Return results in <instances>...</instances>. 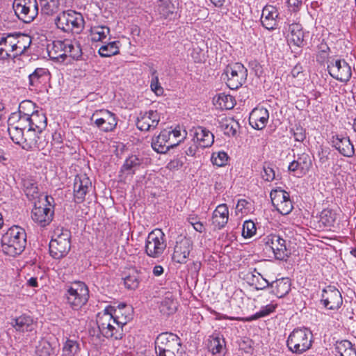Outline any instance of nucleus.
I'll return each mask as SVG.
<instances>
[{
    "mask_svg": "<svg viewBox=\"0 0 356 356\" xmlns=\"http://www.w3.org/2000/svg\"><path fill=\"white\" fill-rule=\"evenodd\" d=\"M67 56L72 57L73 59L79 60L82 56V49L80 44L78 42H72L70 40H67Z\"/></svg>",
    "mask_w": 356,
    "mask_h": 356,
    "instance_id": "49530a36",
    "label": "nucleus"
},
{
    "mask_svg": "<svg viewBox=\"0 0 356 356\" xmlns=\"http://www.w3.org/2000/svg\"><path fill=\"white\" fill-rule=\"evenodd\" d=\"M10 324L17 332H31L33 330V319L29 315L22 314L12 318Z\"/></svg>",
    "mask_w": 356,
    "mask_h": 356,
    "instance_id": "c756f323",
    "label": "nucleus"
},
{
    "mask_svg": "<svg viewBox=\"0 0 356 356\" xmlns=\"http://www.w3.org/2000/svg\"><path fill=\"white\" fill-rule=\"evenodd\" d=\"M159 122L160 113L157 111L149 110L139 113L136 126L140 130L147 131L155 129Z\"/></svg>",
    "mask_w": 356,
    "mask_h": 356,
    "instance_id": "dca6fc26",
    "label": "nucleus"
},
{
    "mask_svg": "<svg viewBox=\"0 0 356 356\" xmlns=\"http://www.w3.org/2000/svg\"><path fill=\"white\" fill-rule=\"evenodd\" d=\"M337 218L336 211L332 209H323L320 215V221L325 227H333Z\"/></svg>",
    "mask_w": 356,
    "mask_h": 356,
    "instance_id": "58836bf2",
    "label": "nucleus"
},
{
    "mask_svg": "<svg viewBox=\"0 0 356 356\" xmlns=\"http://www.w3.org/2000/svg\"><path fill=\"white\" fill-rule=\"evenodd\" d=\"M207 346L213 355L222 356L225 353V341L220 333H213L209 336Z\"/></svg>",
    "mask_w": 356,
    "mask_h": 356,
    "instance_id": "bb28decb",
    "label": "nucleus"
},
{
    "mask_svg": "<svg viewBox=\"0 0 356 356\" xmlns=\"http://www.w3.org/2000/svg\"><path fill=\"white\" fill-rule=\"evenodd\" d=\"M35 104L30 100L22 102L18 108V111L14 113H19L21 116L29 117L32 113L35 112Z\"/></svg>",
    "mask_w": 356,
    "mask_h": 356,
    "instance_id": "864d4df0",
    "label": "nucleus"
},
{
    "mask_svg": "<svg viewBox=\"0 0 356 356\" xmlns=\"http://www.w3.org/2000/svg\"><path fill=\"white\" fill-rule=\"evenodd\" d=\"M71 232L64 227H57L49 243V252L55 259L65 257L71 248Z\"/></svg>",
    "mask_w": 356,
    "mask_h": 356,
    "instance_id": "39448f33",
    "label": "nucleus"
},
{
    "mask_svg": "<svg viewBox=\"0 0 356 356\" xmlns=\"http://www.w3.org/2000/svg\"><path fill=\"white\" fill-rule=\"evenodd\" d=\"M79 350V344L77 341L67 339L63 348V352L65 356H74Z\"/></svg>",
    "mask_w": 356,
    "mask_h": 356,
    "instance_id": "6e6d98bb",
    "label": "nucleus"
},
{
    "mask_svg": "<svg viewBox=\"0 0 356 356\" xmlns=\"http://www.w3.org/2000/svg\"><path fill=\"white\" fill-rule=\"evenodd\" d=\"M202 264L200 261H193L188 266L189 270H191L193 273L197 274L201 268Z\"/></svg>",
    "mask_w": 356,
    "mask_h": 356,
    "instance_id": "774afa93",
    "label": "nucleus"
},
{
    "mask_svg": "<svg viewBox=\"0 0 356 356\" xmlns=\"http://www.w3.org/2000/svg\"><path fill=\"white\" fill-rule=\"evenodd\" d=\"M289 31L290 32V42L298 47H302L304 45V32L302 26L297 23L289 24Z\"/></svg>",
    "mask_w": 356,
    "mask_h": 356,
    "instance_id": "2f4dec72",
    "label": "nucleus"
},
{
    "mask_svg": "<svg viewBox=\"0 0 356 356\" xmlns=\"http://www.w3.org/2000/svg\"><path fill=\"white\" fill-rule=\"evenodd\" d=\"M41 134L42 132H38L35 129L29 127V129L24 131L22 148L27 151L33 149H44L45 143L44 141L40 140V135Z\"/></svg>",
    "mask_w": 356,
    "mask_h": 356,
    "instance_id": "412c9836",
    "label": "nucleus"
},
{
    "mask_svg": "<svg viewBox=\"0 0 356 356\" xmlns=\"http://www.w3.org/2000/svg\"><path fill=\"white\" fill-rule=\"evenodd\" d=\"M313 334L307 328L294 329L286 340V347L292 353L302 354L311 348Z\"/></svg>",
    "mask_w": 356,
    "mask_h": 356,
    "instance_id": "423d86ee",
    "label": "nucleus"
},
{
    "mask_svg": "<svg viewBox=\"0 0 356 356\" xmlns=\"http://www.w3.org/2000/svg\"><path fill=\"white\" fill-rule=\"evenodd\" d=\"M110 33V29L106 26H95L91 29L92 40L102 41Z\"/></svg>",
    "mask_w": 356,
    "mask_h": 356,
    "instance_id": "de8ad7c7",
    "label": "nucleus"
},
{
    "mask_svg": "<svg viewBox=\"0 0 356 356\" xmlns=\"http://www.w3.org/2000/svg\"><path fill=\"white\" fill-rule=\"evenodd\" d=\"M321 302L327 309L335 310L341 306L343 299L340 291L335 286L330 285L323 290Z\"/></svg>",
    "mask_w": 356,
    "mask_h": 356,
    "instance_id": "2eb2a0df",
    "label": "nucleus"
},
{
    "mask_svg": "<svg viewBox=\"0 0 356 356\" xmlns=\"http://www.w3.org/2000/svg\"><path fill=\"white\" fill-rule=\"evenodd\" d=\"M226 80L227 86L231 90H236L245 83L248 76V70L241 63L228 65L224 70L222 76Z\"/></svg>",
    "mask_w": 356,
    "mask_h": 356,
    "instance_id": "0eeeda50",
    "label": "nucleus"
},
{
    "mask_svg": "<svg viewBox=\"0 0 356 356\" xmlns=\"http://www.w3.org/2000/svg\"><path fill=\"white\" fill-rule=\"evenodd\" d=\"M142 163V159L136 155H131L125 161L122 165L120 171L127 172L129 175L135 174V171L140 167Z\"/></svg>",
    "mask_w": 356,
    "mask_h": 356,
    "instance_id": "e433bc0d",
    "label": "nucleus"
},
{
    "mask_svg": "<svg viewBox=\"0 0 356 356\" xmlns=\"http://www.w3.org/2000/svg\"><path fill=\"white\" fill-rule=\"evenodd\" d=\"M119 41H113L102 45L99 49L102 57H110L119 54Z\"/></svg>",
    "mask_w": 356,
    "mask_h": 356,
    "instance_id": "ea45409f",
    "label": "nucleus"
},
{
    "mask_svg": "<svg viewBox=\"0 0 356 356\" xmlns=\"http://www.w3.org/2000/svg\"><path fill=\"white\" fill-rule=\"evenodd\" d=\"M193 139H196L200 147L206 148L213 145L214 136L207 128L198 127L195 131Z\"/></svg>",
    "mask_w": 356,
    "mask_h": 356,
    "instance_id": "cd10ccee",
    "label": "nucleus"
},
{
    "mask_svg": "<svg viewBox=\"0 0 356 356\" xmlns=\"http://www.w3.org/2000/svg\"><path fill=\"white\" fill-rule=\"evenodd\" d=\"M296 161L299 166H300V174L305 175L309 172L312 163L308 154L302 153L298 154Z\"/></svg>",
    "mask_w": 356,
    "mask_h": 356,
    "instance_id": "09e8293b",
    "label": "nucleus"
},
{
    "mask_svg": "<svg viewBox=\"0 0 356 356\" xmlns=\"http://www.w3.org/2000/svg\"><path fill=\"white\" fill-rule=\"evenodd\" d=\"M229 218V210L227 204L218 205L213 211L211 218L212 225L217 229H221L227 225Z\"/></svg>",
    "mask_w": 356,
    "mask_h": 356,
    "instance_id": "393cba45",
    "label": "nucleus"
},
{
    "mask_svg": "<svg viewBox=\"0 0 356 356\" xmlns=\"http://www.w3.org/2000/svg\"><path fill=\"white\" fill-rule=\"evenodd\" d=\"M23 189L29 200L35 199L38 196V187L37 183L31 178H26L22 180Z\"/></svg>",
    "mask_w": 356,
    "mask_h": 356,
    "instance_id": "4c0bfd02",
    "label": "nucleus"
},
{
    "mask_svg": "<svg viewBox=\"0 0 356 356\" xmlns=\"http://www.w3.org/2000/svg\"><path fill=\"white\" fill-rule=\"evenodd\" d=\"M93 119H95V126L104 132L113 131L118 124L116 115L105 109L97 110L91 118L92 120Z\"/></svg>",
    "mask_w": 356,
    "mask_h": 356,
    "instance_id": "ddd939ff",
    "label": "nucleus"
},
{
    "mask_svg": "<svg viewBox=\"0 0 356 356\" xmlns=\"http://www.w3.org/2000/svg\"><path fill=\"white\" fill-rule=\"evenodd\" d=\"M53 200L52 197H45V204L37 205L31 211L32 220L41 227H45L49 225L53 219L54 207L51 205L50 200Z\"/></svg>",
    "mask_w": 356,
    "mask_h": 356,
    "instance_id": "9d476101",
    "label": "nucleus"
},
{
    "mask_svg": "<svg viewBox=\"0 0 356 356\" xmlns=\"http://www.w3.org/2000/svg\"><path fill=\"white\" fill-rule=\"evenodd\" d=\"M178 302L177 300L173 298L171 293H167L164 299L162 300L159 307L160 312L166 316L174 314L177 309Z\"/></svg>",
    "mask_w": 356,
    "mask_h": 356,
    "instance_id": "473e14b6",
    "label": "nucleus"
},
{
    "mask_svg": "<svg viewBox=\"0 0 356 356\" xmlns=\"http://www.w3.org/2000/svg\"><path fill=\"white\" fill-rule=\"evenodd\" d=\"M166 248L165 236L160 229H155L147 236L145 252L149 257H159Z\"/></svg>",
    "mask_w": 356,
    "mask_h": 356,
    "instance_id": "1a4fd4ad",
    "label": "nucleus"
},
{
    "mask_svg": "<svg viewBox=\"0 0 356 356\" xmlns=\"http://www.w3.org/2000/svg\"><path fill=\"white\" fill-rule=\"evenodd\" d=\"M215 100L216 104H218L222 109L229 110L234 106V99L233 97L229 95L220 93Z\"/></svg>",
    "mask_w": 356,
    "mask_h": 356,
    "instance_id": "a18cd8bd",
    "label": "nucleus"
},
{
    "mask_svg": "<svg viewBox=\"0 0 356 356\" xmlns=\"http://www.w3.org/2000/svg\"><path fill=\"white\" fill-rule=\"evenodd\" d=\"M67 40H56L54 41L52 47L49 49L48 47V54L49 57L52 60H59V58H64L67 56V52L65 50H67Z\"/></svg>",
    "mask_w": 356,
    "mask_h": 356,
    "instance_id": "7c9ffc66",
    "label": "nucleus"
},
{
    "mask_svg": "<svg viewBox=\"0 0 356 356\" xmlns=\"http://www.w3.org/2000/svg\"><path fill=\"white\" fill-rule=\"evenodd\" d=\"M272 203L275 207L289 197V193L281 188L273 190L270 194Z\"/></svg>",
    "mask_w": 356,
    "mask_h": 356,
    "instance_id": "8fccbe9b",
    "label": "nucleus"
},
{
    "mask_svg": "<svg viewBox=\"0 0 356 356\" xmlns=\"http://www.w3.org/2000/svg\"><path fill=\"white\" fill-rule=\"evenodd\" d=\"M352 343L348 340H342L341 341H337L336 343L335 349L338 353L340 354L341 356L343 355V353L349 349V348L352 347Z\"/></svg>",
    "mask_w": 356,
    "mask_h": 356,
    "instance_id": "680f3d73",
    "label": "nucleus"
},
{
    "mask_svg": "<svg viewBox=\"0 0 356 356\" xmlns=\"http://www.w3.org/2000/svg\"><path fill=\"white\" fill-rule=\"evenodd\" d=\"M277 17L278 13L275 7L270 5L264 6L261 17L262 26L270 31L275 29L277 25Z\"/></svg>",
    "mask_w": 356,
    "mask_h": 356,
    "instance_id": "5701e85b",
    "label": "nucleus"
},
{
    "mask_svg": "<svg viewBox=\"0 0 356 356\" xmlns=\"http://www.w3.org/2000/svg\"><path fill=\"white\" fill-rule=\"evenodd\" d=\"M92 186V182L86 174L77 175L74 180V197L78 203L83 202L89 188Z\"/></svg>",
    "mask_w": 356,
    "mask_h": 356,
    "instance_id": "a211bd4d",
    "label": "nucleus"
},
{
    "mask_svg": "<svg viewBox=\"0 0 356 356\" xmlns=\"http://www.w3.org/2000/svg\"><path fill=\"white\" fill-rule=\"evenodd\" d=\"M193 250V243L189 238H183L176 242L172 259L177 264H186Z\"/></svg>",
    "mask_w": 356,
    "mask_h": 356,
    "instance_id": "f3484780",
    "label": "nucleus"
},
{
    "mask_svg": "<svg viewBox=\"0 0 356 356\" xmlns=\"http://www.w3.org/2000/svg\"><path fill=\"white\" fill-rule=\"evenodd\" d=\"M18 127L8 125V133L11 140L15 143L22 147L24 144V131H22Z\"/></svg>",
    "mask_w": 356,
    "mask_h": 356,
    "instance_id": "3c124183",
    "label": "nucleus"
},
{
    "mask_svg": "<svg viewBox=\"0 0 356 356\" xmlns=\"http://www.w3.org/2000/svg\"><path fill=\"white\" fill-rule=\"evenodd\" d=\"M291 285V280L288 277H282L270 282L272 293L279 298L284 297L289 293Z\"/></svg>",
    "mask_w": 356,
    "mask_h": 356,
    "instance_id": "c85d7f7f",
    "label": "nucleus"
},
{
    "mask_svg": "<svg viewBox=\"0 0 356 356\" xmlns=\"http://www.w3.org/2000/svg\"><path fill=\"white\" fill-rule=\"evenodd\" d=\"M113 320L106 315H97V325L102 331V335L106 338L121 339L123 337L122 327L120 325L115 327Z\"/></svg>",
    "mask_w": 356,
    "mask_h": 356,
    "instance_id": "4468645a",
    "label": "nucleus"
},
{
    "mask_svg": "<svg viewBox=\"0 0 356 356\" xmlns=\"http://www.w3.org/2000/svg\"><path fill=\"white\" fill-rule=\"evenodd\" d=\"M275 208L282 215H287L290 213L293 209L290 196L288 197L286 200H284V201L282 202Z\"/></svg>",
    "mask_w": 356,
    "mask_h": 356,
    "instance_id": "13d9d810",
    "label": "nucleus"
},
{
    "mask_svg": "<svg viewBox=\"0 0 356 356\" xmlns=\"http://www.w3.org/2000/svg\"><path fill=\"white\" fill-rule=\"evenodd\" d=\"M58 29L65 33H79L84 27V19L80 13L67 10L60 13L54 19Z\"/></svg>",
    "mask_w": 356,
    "mask_h": 356,
    "instance_id": "20e7f679",
    "label": "nucleus"
},
{
    "mask_svg": "<svg viewBox=\"0 0 356 356\" xmlns=\"http://www.w3.org/2000/svg\"><path fill=\"white\" fill-rule=\"evenodd\" d=\"M327 68L329 74L341 82H347L352 75L351 67L344 59L328 60Z\"/></svg>",
    "mask_w": 356,
    "mask_h": 356,
    "instance_id": "9b49d317",
    "label": "nucleus"
},
{
    "mask_svg": "<svg viewBox=\"0 0 356 356\" xmlns=\"http://www.w3.org/2000/svg\"><path fill=\"white\" fill-rule=\"evenodd\" d=\"M141 270H136L133 274H130L124 278V284L127 289L130 290L136 289L141 281Z\"/></svg>",
    "mask_w": 356,
    "mask_h": 356,
    "instance_id": "a19ab883",
    "label": "nucleus"
},
{
    "mask_svg": "<svg viewBox=\"0 0 356 356\" xmlns=\"http://www.w3.org/2000/svg\"><path fill=\"white\" fill-rule=\"evenodd\" d=\"M164 4H165L166 6H159V11L164 17L166 18L170 15V14H172L173 11L170 9L171 3L169 1V0L164 1Z\"/></svg>",
    "mask_w": 356,
    "mask_h": 356,
    "instance_id": "69168bd1",
    "label": "nucleus"
},
{
    "mask_svg": "<svg viewBox=\"0 0 356 356\" xmlns=\"http://www.w3.org/2000/svg\"><path fill=\"white\" fill-rule=\"evenodd\" d=\"M170 132L168 130L164 129L161 131L158 136L152 139V147L157 153L165 154L170 148L177 146L181 142V140H179L175 143L170 142Z\"/></svg>",
    "mask_w": 356,
    "mask_h": 356,
    "instance_id": "6ab92c4d",
    "label": "nucleus"
},
{
    "mask_svg": "<svg viewBox=\"0 0 356 356\" xmlns=\"http://www.w3.org/2000/svg\"><path fill=\"white\" fill-rule=\"evenodd\" d=\"M26 245L25 230L17 225L9 228L1 237V246L3 252L15 257L20 254Z\"/></svg>",
    "mask_w": 356,
    "mask_h": 356,
    "instance_id": "f257e3e1",
    "label": "nucleus"
},
{
    "mask_svg": "<svg viewBox=\"0 0 356 356\" xmlns=\"http://www.w3.org/2000/svg\"><path fill=\"white\" fill-rule=\"evenodd\" d=\"M288 6L291 12H298L302 6V0H288Z\"/></svg>",
    "mask_w": 356,
    "mask_h": 356,
    "instance_id": "338daca9",
    "label": "nucleus"
},
{
    "mask_svg": "<svg viewBox=\"0 0 356 356\" xmlns=\"http://www.w3.org/2000/svg\"><path fill=\"white\" fill-rule=\"evenodd\" d=\"M156 356H182L181 339L172 332H162L155 339Z\"/></svg>",
    "mask_w": 356,
    "mask_h": 356,
    "instance_id": "f03ea898",
    "label": "nucleus"
},
{
    "mask_svg": "<svg viewBox=\"0 0 356 356\" xmlns=\"http://www.w3.org/2000/svg\"><path fill=\"white\" fill-rule=\"evenodd\" d=\"M133 309L125 303H120L114 310L113 322L122 327L132 319Z\"/></svg>",
    "mask_w": 356,
    "mask_h": 356,
    "instance_id": "b1692460",
    "label": "nucleus"
},
{
    "mask_svg": "<svg viewBox=\"0 0 356 356\" xmlns=\"http://www.w3.org/2000/svg\"><path fill=\"white\" fill-rule=\"evenodd\" d=\"M48 70L45 68H36L34 72L29 75V86H38L41 83L44 78L47 76Z\"/></svg>",
    "mask_w": 356,
    "mask_h": 356,
    "instance_id": "79ce46f5",
    "label": "nucleus"
},
{
    "mask_svg": "<svg viewBox=\"0 0 356 356\" xmlns=\"http://www.w3.org/2000/svg\"><path fill=\"white\" fill-rule=\"evenodd\" d=\"M269 118L268 111L264 107L254 108L249 116V123L252 128L261 130L266 127Z\"/></svg>",
    "mask_w": 356,
    "mask_h": 356,
    "instance_id": "4be33fe9",
    "label": "nucleus"
},
{
    "mask_svg": "<svg viewBox=\"0 0 356 356\" xmlns=\"http://www.w3.org/2000/svg\"><path fill=\"white\" fill-rule=\"evenodd\" d=\"M37 0H14L13 8L17 18L24 23H31L38 15Z\"/></svg>",
    "mask_w": 356,
    "mask_h": 356,
    "instance_id": "6e6552de",
    "label": "nucleus"
},
{
    "mask_svg": "<svg viewBox=\"0 0 356 356\" xmlns=\"http://www.w3.org/2000/svg\"><path fill=\"white\" fill-rule=\"evenodd\" d=\"M262 242L273 252L275 259L284 260L289 256L286 241L278 234H271L265 236Z\"/></svg>",
    "mask_w": 356,
    "mask_h": 356,
    "instance_id": "f8f14e48",
    "label": "nucleus"
},
{
    "mask_svg": "<svg viewBox=\"0 0 356 356\" xmlns=\"http://www.w3.org/2000/svg\"><path fill=\"white\" fill-rule=\"evenodd\" d=\"M291 132L292 133L296 141L303 142L306 138L305 129L300 125H295V127L291 129Z\"/></svg>",
    "mask_w": 356,
    "mask_h": 356,
    "instance_id": "052dcab7",
    "label": "nucleus"
},
{
    "mask_svg": "<svg viewBox=\"0 0 356 356\" xmlns=\"http://www.w3.org/2000/svg\"><path fill=\"white\" fill-rule=\"evenodd\" d=\"M228 159L229 156L224 151L213 152L211 158L212 163L218 167L226 165L228 162Z\"/></svg>",
    "mask_w": 356,
    "mask_h": 356,
    "instance_id": "5fc2aeb1",
    "label": "nucleus"
},
{
    "mask_svg": "<svg viewBox=\"0 0 356 356\" xmlns=\"http://www.w3.org/2000/svg\"><path fill=\"white\" fill-rule=\"evenodd\" d=\"M256 227L253 221L245 220L243 225L242 236L244 238H251L256 233Z\"/></svg>",
    "mask_w": 356,
    "mask_h": 356,
    "instance_id": "4d7b16f0",
    "label": "nucleus"
},
{
    "mask_svg": "<svg viewBox=\"0 0 356 356\" xmlns=\"http://www.w3.org/2000/svg\"><path fill=\"white\" fill-rule=\"evenodd\" d=\"M198 149V145L196 144L195 140H192L188 143L184 148V154L189 156H194Z\"/></svg>",
    "mask_w": 356,
    "mask_h": 356,
    "instance_id": "e2e57ef3",
    "label": "nucleus"
},
{
    "mask_svg": "<svg viewBox=\"0 0 356 356\" xmlns=\"http://www.w3.org/2000/svg\"><path fill=\"white\" fill-rule=\"evenodd\" d=\"M30 127L38 132H42L47 124L46 115L42 112L35 111L29 116Z\"/></svg>",
    "mask_w": 356,
    "mask_h": 356,
    "instance_id": "72a5a7b5",
    "label": "nucleus"
},
{
    "mask_svg": "<svg viewBox=\"0 0 356 356\" xmlns=\"http://www.w3.org/2000/svg\"><path fill=\"white\" fill-rule=\"evenodd\" d=\"M220 127L223 130L224 134L229 136H234L236 134L237 129L239 124L233 119H226L220 122Z\"/></svg>",
    "mask_w": 356,
    "mask_h": 356,
    "instance_id": "c03bdc74",
    "label": "nucleus"
},
{
    "mask_svg": "<svg viewBox=\"0 0 356 356\" xmlns=\"http://www.w3.org/2000/svg\"><path fill=\"white\" fill-rule=\"evenodd\" d=\"M41 13L51 16L59 10L60 6L65 0H39Z\"/></svg>",
    "mask_w": 356,
    "mask_h": 356,
    "instance_id": "f704fd0d",
    "label": "nucleus"
},
{
    "mask_svg": "<svg viewBox=\"0 0 356 356\" xmlns=\"http://www.w3.org/2000/svg\"><path fill=\"white\" fill-rule=\"evenodd\" d=\"M11 40H14V34L9 33L6 36L0 37V60H6L11 57L10 50L3 47L6 44L10 45Z\"/></svg>",
    "mask_w": 356,
    "mask_h": 356,
    "instance_id": "37998d69",
    "label": "nucleus"
},
{
    "mask_svg": "<svg viewBox=\"0 0 356 356\" xmlns=\"http://www.w3.org/2000/svg\"><path fill=\"white\" fill-rule=\"evenodd\" d=\"M151 89L157 95H161L163 93V88L161 86L159 81V77L156 70H153L152 73V80L150 83Z\"/></svg>",
    "mask_w": 356,
    "mask_h": 356,
    "instance_id": "bf43d9fd",
    "label": "nucleus"
},
{
    "mask_svg": "<svg viewBox=\"0 0 356 356\" xmlns=\"http://www.w3.org/2000/svg\"><path fill=\"white\" fill-rule=\"evenodd\" d=\"M11 41V49L9 50L10 52H14L13 55L14 58L24 54L31 43L30 38L19 33L14 34V40Z\"/></svg>",
    "mask_w": 356,
    "mask_h": 356,
    "instance_id": "a878e982",
    "label": "nucleus"
},
{
    "mask_svg": "<svg viewBox=\"0 0 356 356\" xmlns=\"http://www.w3.org/2000/svg\"><path fill=\"white\" fill-rule=\"evenodd\" d=\"M89 289L83 282L76 281L65 287L64 298L74 310L78 311L86 305L89 299Z\"/></svg>",
    "mask_w": 356,
    "mask_h": 356,
    "instance_id": "7ed1b4c3",
    "label": "nucleus"
},
{
    "mask_svg": "<svg viewBox=\"0 0 356 356\" xmlns=\"http://www.w3.org/2000/svg\"><path fill=\"white\" fill-rule=\"evenodd\" d=\"M275 309V306H274L273 305H268L262 307L259 312L255 313L253 315L245 318L243 321L245 322H250L259 319L260 318L269 315L270 313L273 312Z\"/></svg>",
    "mask_w": 356,
    "mask_h": 356,
    "instance_id": "603ef678",
    "label": "nucleus"
},
{
    "mask_svg": "<svg viewBox=\"0 0 356 356\" xmlns=\"http://www.w3.org/2000/svg\"><path fill=\"white\" fill-rule=\"evenodd\" d=\"M332 146L343 156L351 158L355 154V149L348 136L335 135L332 138Z\"/></svg>",
    "mask_w": 356,
    "mask_h": 356,
    "instance_id": "aec40b11",
    "label": "nucleus"
},
{
    "mask_svg": "<svg viewBox=\"0 0 356 356\" xmlns=\"http://www.w3.org/2000/svg\"><path fill=\"white\" fill-rule=\"evenodd\" d=\"M264 173L262 174V178L266 181H272L275 179V173L274 170L270 166L264 165L263 168Z\"/></svg>",
    "mask_w": 356,
    "mask_h": 356,
    "instance_id": "0e129e2a",
    "label": "nucleus"
},
{
    "mask_svg": "<svg viewBox=\"0 0 356 356\" xmlns=\"http://www.w3.org/2000/svg\"><path fill=\"white\" fill-rule=\"evenodd\" d=\"M10 126L18 127L19 129L26 131L30 127L29 117L19 115V113H12L8 120Z\"/></svg>",
    "mask_w": 356,
    "mask_h": 356,
    "instance_id": "c9c22d12",
    "label": "nucleus"
}]
</instances>
